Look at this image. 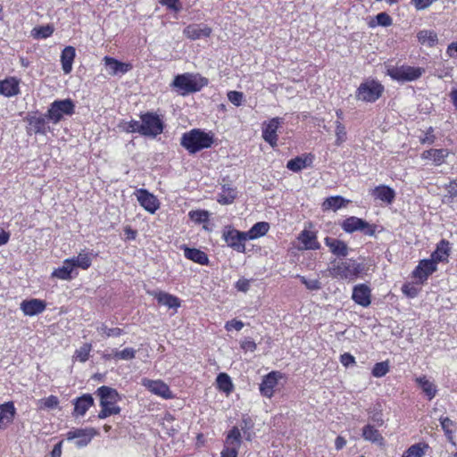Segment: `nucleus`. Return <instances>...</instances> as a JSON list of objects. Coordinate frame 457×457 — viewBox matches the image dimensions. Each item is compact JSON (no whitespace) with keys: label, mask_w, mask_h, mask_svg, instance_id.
Returning a JSON list of instances; mask_svg holds the SVG:
<instances>
[{"label":"nucleus","mask_w":457,"mask_h":457,"mask_svg":"<svg viewBox=\"0 0 457 457\" xmlns=\"http://www.w3.org/2000/svg\"><path fill=\"white\" fill-rule=\"evenodd\" d=\"M366 271V265L363 262H358L353 258L332 262L328 272L331 277L337 279L353 281Z\"/></svg>","instance_id":"1"},{"label":"nucleus","mask_w":457,"mask_h":457,"mask_svg":"<svg viewBox=\"0 0 457 457\" xmlns=\"http://www.w3.org/2000/svg\"><path fill=\"white\" fill-rule=\"evenodd\" d=\"M96 395L100 397V406L102 408L97 416L99 419L104 420L120 412V408L116 405V403L120 400L116 389L102 386L97 388Z\"/></svg>","instance_id":"2"},{"label":"nucleus","mask_w":457,"mask_h":457,"mask_svg":"<svg viewBox=\"0 0 457 457\" xmlns=\"http://www.w3.org/2000/svg\"><path fill=\"white\" fill-rule=\"evenodd\" d=\"M212 143V137L199 129H194L184 133L180 138V145L189 154H195L203 149L209 148Z\"/></svg>","instance_id":"3"},{"label":"nucleus","mask_w":457,"mask_h":457,"mask_svg":"<svg viewBox=\"0 0 457 457\" xmlns=\"http://www.w3.org/2000/svg\"><path fill=\"white\" fill-rule=\"evenodd\" d=\"M208 79L200 74L184 73L177 75L171 86L177 88L181 96L198 92L204 87L207 86Z\"/></svg>","instance_id":"4"},{"label":"nucleus","mask_w":457,"mask_h":457,"mask_svg":"<svg viewBox=\"0 0 457 457\" xmlns=\"http://www.w3.org/2000/svg\"><path fill=\"white\" fill-rule=\"evenodd\" d=\"M75 112V104L70 98L54 101L46 112L47 120L54 124L60 122L62 118L71 116Z\"/></svg>","instance_id":"5"},{"label":"nucleus","mask_w":457,"mask_h":457,"mask_svg":"<svg viewBox=\"0 0 457 457\" xmlns=\"http://www.w3.org/2000/svg\"><path fill=\"white\" fill-rule=\"evenodd\" d=\"M384 91V87L376 80H366L357 88L355 97L357 100L367 103L377 101Z\"/></svg>","instance_id":"6"},{"label":"nucleus","mask_w":457,"mask_h":457,"mask_svg":"<svg viewBox=\"0 0 457 457\" xmlns=\"http://www.w3.org/2000/svg\"><path fill=\"white\" fill-rule=\"evenodd\" d=\"M140 118L143 127V136L155 137L162 133L164 123L158 114L146 112L141 114Z\"/></svg>","instance_id":"7"},{"label":"nucleus","mask_w":457,"mask_h":457,"mask_svg":"<svg viewBox=\"0 0 457 457\" xmlns=\"http://www.w3.org/2000/svg\"><path fill=\"white\" fill-rule=\"evenodd\" d=\"M222 238L234 251L237 253H245V242L248 240L245 232L239 231L231 227H226L222 233Z\"/></svg>","instance_id":"8"},{"label":"nucleus","mask_w":457,"mask_h":457,"mask_svg":"<svg viewBox=\"0 0 457 457\" xmlns=\"http://www.w3.org/2000/svg\"><path fill=\"white\" fill-rule=\"evenodd\" d=\"M425 72L420 67L402 66L388 71V74L392 79L398 81H413L418 79Z\"/></svg>","instance_id":"9"},{"label":"nucleus","mask_w":457,"mask_h":457,"mask_svg":"<svg viewBox=\"0 0 457 457\" xmlns=\"http://www.w3.org/2000/svg\"><path fill=\"white\" fill-rule=\"evenodd\" d=\"M344 231L347 233H353L355 231H361L365 235L374 236L375 226L370 225L366 220L357 218L355 216L345 219L341 225Z\"/></svg>","instance_id":"10"},{"label":"nucleus","mask_w":457,"mask_h":457,"mask_svg":"<svg viewBox=\"0 0 457 457\" xmlns=\"http://www.w3.org/2000/svg\"><path fill=\"white\" fill-rule=\"evenodd\" d=\"M284 123V119L275 117L268 121H264L262 126V138L265 142L270 144L271 147L278 145V129L281 124Z\"/></svg>","instance_id":"11"},{"label":"nucleus","mask_w":457,"mask_h":457,"mask_svg":"<svg viewBox=\"0 0 457 457\" xmlns=\"http://www.w3.org/2000/svg\"><path fill=\"white\" fill-rule=\"evenodd\" d=\"M135 195L139 204L148 212L154 214L160 207V202L157 197L149 193L146 189L140 188L135 192Z\"/></svg>","instance_id":"12"},{"label":"nucleus","mask_w":457,"mask_h":457,"mask_svg":"<svg viewBox=\"0 0 457 457\" xmlns=\"http://www.w3.org/2000/svg\"><path fill=\"white\" fill-rule=\"evenodd\" d=\"M97 435V431L93 428H78L67 433V439H77L76 445L78 447L87 446L92 438Z\"/></svg>","instance_id":"13"},{"label":"nucleus","mask_w":457,"mask_h":457,"mask_svg":"<svg viewBox=\"0 0 457 457\" xmlns=\"http://www.w3.org/2000/svg\"><path fill=\"white\" fill-rule=\"evenodd\" d=\"M142 385L146 387L153 394L162 396L164 399L172 397V393L169 386L161 380H151L149 378H143Z\"/></svg>","instance_id":"14"},{"label":"nucleus","mask_w":457,"mask_h":457,"mask_svg":"<svg viewBox=\"0 0 457 457\" xmlns=\"http://www.w3.org/2000/svg\"><path fill=\"white\" fill-rule=\"evenodd\" d=\"M371 289L366 284H358L353 289L352 299L362 307H368L371 303Z\"/></svg>","instance_id":"15"},{"label":"nucleus","mask_w":457,"mask_h":457,"mask_svg":"<svg viewBox=\"0 0 457 457\" xmlns=\"http://www.w3.org/2000/svg\"><path fill=\"white\" fill-rule=\"evenodd\" d=\"M436 262L433 259H425L420 262L412 272L414 278L421 282L427 280L429 275L436 270Z\"/></svg>","instance_id":"16"},{"label":"nucleus","mask_w":457,"mask_h":457,"mask_svg":"<svg viewBox=\"0 0 457 457\" xmlns=\"http://www.w3.org/2000/svg\"><path fill=\"white\" fill-rule=\"evenodd\" d=\"M280 378V373L278 371H271L263 377L260 384L261 394L265 397L270 398L273 395L274 387L278 385V378Z\"/></svg>","instance_id":"17"},{"label":"nucleus","mask_w":457,"mask_h":457,"mask_svg":"<svg viewBox=\"0 0 457 457\" xmlns=\"http://www.w3.org/2000/svg\"><path fill=\"white\" fill-rule=\"evenodd\" d=\"M183 33L187 38L196 40L208 37L212 33V29L204 24H190L184 29Z\"/></svg>","instance_id":"18"},{"label":"nucleus","mask_w":457,"mask_h":457,"mask_svg":"<svg viewBox=\"0 0 457 457\" xmlns=\"http://www.w3.org/2000/svg\"><path fill=\"white\" fill-rule=\"evenodd\" d=\"M104 62L108 73L112 76L125 74L132 69L130 63L120 62L112 57L105 56Z\"/></svg>","instance_id":"19"},{"label":"nucleus","mask_w":457,"mask_h":457,"mask_svg":"<svg viewBox=\"0 0 457 457\" xmlns=\"http://www.w3.org/2000/svg\"><path fill=\"white\" fill-rule=\"evenodd\" d=\"M46 307V303L40 299L24 300L21 303V310L27 316H34L45 311Z\"/></svg>","instance_id":"20"},{"label":"nucleus","mask_w":457,"mask_h":457,"mask_svg":"<svg viewBox=\"0 0 457 457\" xmlns=\"http://www.w3.org/2000/svg\"><path fill=\"white\" fill-rule=\"evenodd\" d=\"M46 114L39 116H29L27 118V121L29 126V129L34 134L46 135L49 130V127L46 123Z\"/></svg>","instance_id":"21"},{"label":"nucleus","mask_w":457,"mask_h":457,"mask_svg":"<svg viewBox=\"0 0 457 457\" xmlns=\"http://www.w3.org/2000/svg\"><path fill=\"white\" fill-rule=\"evenodd\" d=\"M16 414V409L12 402L0 404V430L5 429L12 423Z\"/></svg>","instance_id":"22"},{"label":"nucleus","mask_w":457,"mask_h":457,"mask_svg":"<svg viewBox=\"0 0 457 457\" xmlns=\"http://www.w3.org/2000/svg\"><path fill=\"white\" fill-rule=\"evenodd\" d=\"M450 152L448 149H429L422 152L421 158L423 160H431L436 166H440L445 162Z\"/></svg>","instance_id":"23"},{"label":"nucleus","mask_w":457,"mask_h":457,"mask_svg":"<svg viewBox=\"0 0 457 457\" xmlns=\"http://www.w3.org/2000/svg\"><path fill=\"white\" fill-rule=\"evenodd\" d=\"M149 294L153 295L161 305L174 309L180 306V300L175 295L162 291H154Z\"/></svg>","instance_id":"24"},{"label":"nucleus","mask_w":457,"mask_h":457,"mask_svg":"<svg viewBox=\"0 0 457 457\" xmlns=\"http://www.w3.org/2000/svg\"><path fill=\"white\" fill-rule=\"evenodd\" d=\"M74 414L84 416L87 410L94 405V398L89 394H85L80 397L74 399Z\"/></svg>","instance_id":"25"},{"label":"nucleus","mask_w":457,"mask_h":457,"mask_svg":"<svg viewBox=\"0 0 457 457\" xmlns=\"http://www.w3.org/2000/svg\"><path fill=\"white\" fill-rule=\"evenodd\" d=\"M298 240L303 245L305 250H318L320 248L316 234L311 230L303 229L299 234Z\"/></svg>","instance_id":"26"},{"label":"nucleus","mask_w":457,"mask_h":457,"mask_svg":"<svg viewBox=\"0 0 457 457\" xmlns=\"http://www.w3.org/2000/svg\"><path fill=\"white\" fill-rule=\"evenodd\" d=\"M325 244L329 247L330 252L338 257H345L348 254L347 245L339 239L327 237Z\"/></svg>","instance_id":"27"},{"label":"nucleus","mask_w":457,"mask_h":457,"mask_svg":"<svg viewBox=\"0 0 457 457\" xmlns=\"http://www.w3.org/2000/svg\"><path fill=\"white\" fill-rule=\"evenodd\" d=\"M450 252V243L445 239H442L436 245V249L432 253L431 259H433L436 263L441 262H447Z\"/></svg>","instance_id":"28"},{"label":"nucleus","mask_w":457,"mask_h":457,"mask_svg":"<svg viewBox=\"0 0 457 457\" xmlns=\"http://www.w3.org/2000/svg\"><path fill=\"white\" fill-rule=\"evenodd\" d=\"M361 436L364 440L376 444L378 445H384L385 440L382 435L374 426L368 424L363 427Z\"/></svg>","instance_id":"29"},{"label":"nucleus","mask_w":457,"mask_h":457,"mask_svg":"<svg viewBox=\"0 0 457 457\" xmlns=\"http://www.w3.org/2000/svg\"><path fill=\"white\" fill-rule=\"evenodd\" d=\"M76 56V50L73 46H66L61 54L62 69L65 74L71 73L72 64Z\"/></svg>","instance_id":"30"},{"label":"nucleus","mask_w":457,"mask_h":457,"mask_svg":"<svg viewBox=\"0 0 457 457\" xmlns=\"http://www.w3.org/2000/svg\"><path fill=\"white\" fill-rule=\"evenodd\" d=\"M19 80L13 77L0 81V95L10 97L18 95Z\"/></svg>","instance_id":"31"},{"label":"nucleus","mask_w":457,"mask_h":457,"mask_svg":"<svg viewBox=\"0 0 457 457\" xmlns=\"http://www.w3.org/2000/svg\"><path fill=\"white\" fill-rule=\"evenodd\" d=\"M372 195L375 198L381 200L382 202H385L386 204H391V203H393V201L395 197V193L393 188H391L387 186L381 185V186L376 187L373 189Z\"/></svg>","instance_id":"32"},{"label":"nucleus","mask_w":457,"mask_h":457,"mask_svg":"<svg viewBox=\"0 0 457 457\" xmlns=\"http://www.w3.org/2000/svg\"><path fill=\"white\" fill-rule=\"evenodd\" d=\"M184 255L187 259L201 265H206L209 262L207 254L199 249L185 247Z\"/></svg>","instance_id":"33"},{"label":"nucleus","mask_w":457,"mask_h":457,"mask_svg":"<svg viewBox=\"0 0 457 457\" xmlns=\"http://www.w3.org/2000/svg\"><path fill=\"white\" fill-rule=\"evenodd\" d=\"M270 229V224L265 221H260L255 223L245 234L248 240L256 239L264 236Z\"/></svg>","instance_id":"34"},{"label":"nucleus","mask_w":457,"mask_h":457,"mask_svg":"<svg viewBox=\"0 0 457 457\" xmlns=\"http://www.w3.org/2000/svg\"><path fill=\"white\" fill-rule=\"evenodd\" d=\"M312 163V158L307 156H297L291 159L287 163V168L294 172L301 171L303 169L307 168Z\"/></svg>","instance_id":"35"},{"label":"nucleus","mask_w":457,"mask_h":457,"mask_svg":"<svg viewBox=\"0 0 457 457\" xmlns=\"http://www.w3.org/2000/svg\"><path fill=\"white\" fill-rule=\"evenodd\" d=\"M74 269V264L69 261V259H66L63 262V264L62 267L55 269L52 276L56 277L60 279L68 280L71 278V272Z\"/></svg>","instance_id":"36"},{"label":"nucleus","mask_w":457,"mask_h":457,"mask_svg":"<svg viewBox=\"0 0 457 457\" xmlns=\"http://www.w3.org/2000/svg\"><path fill=\"white\" fill-rule=\"evenodd\" d=\"M416 381H417L418 385L420 386V388L422 389V391L428 397L429 400H431L432 398H434L436 396V386L434 385V383L429 381L425 376L418 378L416 379Z\"/></svg>","instance_id":"37"},{"label":"nucleus","mask_w":457,"mask_h":457,"mask_svg":"<svg viewBox=\"0 0 457 457\" xmlns=\"http://www.w3.org/2000/svg\"><path fill=\"white\" fill-rule=\"evenodd\" d=\"M349 201L345 200L342 196L336 195V196H330L328 197L322 206L324 210H329L332 209L334 211H337L345 205Z\"/></svg>","instance_id":"38"},{"label":"nucleus","mask_w":457,"mask_h":457,"mask_svg":"<svg viewBox=\"0 0 457 457\" xmlns=\"http://www.w3.org/2000/svg\"><path fill=\"white\" fill-rule=\"evenodd\" d=\"M69 261L74 264V268L87 270L91 266L92 259L87 253H79L77 257L70 258Z\"/></svg>","instance_id":"39"},{"label":"nucleus","mask_w":457,"mask_h":457,"mask_svg":"<svg viewBox=\"0 0 457 457\" xmlns=\"http://www.w3.org/2000/svg\"><path fill=\"white\" fill-rule=\"evenodd\" d=\"M237 197L235 189L223 186L222 192L218 195V202L221 204H229Z\"/></svg>","instance_id":"40"},{"label":"nucleus","mask_w":457,"mask_h":457,"mask_svg":"<svg viewBox=\"0 0 457 457\" xmlns=\"http://www.w3.org/2000/svg\"><path fill=\"white\" fill-rule=\"evenodd\" d=\"M417 37L421 44L428 46H433L437 42V36L432 30H421Z\"/></svg>","instance_id":"41"},{"label":"nucleus","mask_w":457,"mask_h":457,"mask_svg":"<svg viewBox=\"0 0 457 457\" xmlns=\"http://www.w3.org/2000/svg\"><path fill=\"white\" fill-rule=\"evenodd\" d=\"M218 387L225 392L230 393L233 389V384L229 376L226 373H220L216 378Z\"/></svg>","instance_id":"42"},{"label":"nucleus","mask_w":457,"mask_h":457,"mask_svg":"<svg viewBox=\"0 0 457 457\" xmlns=\"http://www.w3.org/2000/svg\"><path fill=\"white\" fill-rule=\"evenodd\" d=\"M427 447V445H412L406 451H404L402 457H422L425 454V448Z\"/></svg>","instance_id":"43"},{"label":"nucleus","mask_w":457,"mask_h":457,"mask_svg":"<svg viewBox=\"0 0 457 457\" xmlns=\"http://www.w3.org/2000/svg\"><path fill=\"white\" fill-rule=\"evenodd\" d=\"M54 33V27L52 25H46L34 28L31 31L35 38H47Z\"/></svg>","instance_id":"44"},{"label":"nucleus","mask_w":457,"mask_h":457,"mask_svg":"<svg viewBox=\"0 0 457 457\" xmlns=\"http://www.w3.org/2000/svg\"><path fill=\"white\" fill-rule=\"evenodd\" d=\"M96 330L99 334L105 336L107 337H120L122 335L123 330L120 328H109L104 323H101L99 326L96 327Z\"/></svg>","instance_id":"45"},{"label":"nucleus","mask_w":457,"mask_h":457,"mask_svg":"<svg viewBox=\"0 0 457 457\" xmlns=\"http://www.w3.org/2000/svg\"><path fill=\"white\" fill-rule=\"evenodd\" d=\"M137 351L131 347L125 348L121 351L113 350V358L117 360H132L136 357Z\"/></svg>","instance_id":"46"},{"label":"nucleus","mask_w":457,"mask_h":457,"mask_svg":"<svg viewBox=\"0 0 457 457\" xmlns=\"http://www.w3.org/2000/svg\"><path fill=\"white\" fill-rule=\"evenodd\" d=\"M59 404V399L55 395H50L46 398L38 401V407L40 409H55Z\"/></svg>","instance_id":"47"},{"label":"nucleus","mask_w":457,"mask_h":457,"mask_svg":"<svg viewBox=\"0 0 457 457\" xmlns=\"http://www.w3.org/2000/svg\"><path fill=\"white\" fill-rule=\"evenodd\" d=\"M336 145H341L346 140V129L345 127L339 121H336Z\"/></svg>","instance_id":"48"},{"label":"nucleus","mask_w":457,"mask_h":457,"mask_svg":"<svg viewBox=\"0 0 457 457\" xmlns=\"http://www.w3.org/2000/svg\"><path fill=\"white\" fill-rule=\"evenodd\" d=\"M92 345L90 344H84L81 347L76 350L75 358L81 362L88 360Z\"/></svg>","instance_id":"49"},{"label":"nucleus","mask_w":457,"mask_h":457,"mask_svg":"<svg viewBox=\"0 0 457 457\" xmlns=\"http://www.w3.org/2000/svg\"><path fill=\"white\" fill-rule=\"evenodd\" d=\"M389 370V365L386 361L378 362L372 369V375L375 378L384 377Z\"/></svg>","instance_id":"50"},{"label":"nucleus","mask_w":457,"mask_h":457,"mask_svg":"<svg viewBox=\"0 0 457 457\" xmlns=\"http://www.w3.org/2000/svg\"><path fill=\"white\" fill-rule=\"evenodd\" d=\"M240 438H241V434H240L239 429L237 427H234L228 434V436L226 439V444L234 445V442H236L235 445L239 447L240 443H241Z\"/></svg>","instance_id":"51"},{"label":"nucleus","mask_w":457,"mask_h":457,"mask_svg":"<svg viewBox=\"0 0 457 457\" xmlns=\"http://www.w3.org/2000/svg\"><path fill=\"white\" fill-rule=\"evenodd\" d=\"M123 129L129 133H139L143 136V127L141 121L138 120H131L129 122H126L123 126Z\"/></svg>","instance_id":"52"},{"label":"nucleus","mask_w":457,"mask_h":457,"mask_svg":"<svg viewBox=\"0 0 457 457\" xmlns=\"http://www.w3.org/2000/svg\"><path fill=\"white\" fill-rule=\"evenodd\" d=\"M436 139V137L434 134V129L432 127H429L425 132L424 137H420V142L422 145H432L435 143Z\"/></svg>","instance_id":"53"},{"label":"nucleus","mask_w":457,"mask_h":457,"mask_svg":"<svg viewBox=\"0 0 457 457\" xmlns=\"http://www.w3.org/2000/svg\"><path fill=\"white\" fill-rule=\"evenodd\" d=\"M160 4L167 6L170 10L173 12H179L182 8L181 3L179 0H159Z\"/></svg>","instance_id":"54"},{"label":"nucleus","mask_w":457,"mask_h":457,"mask_svg":"<svg viewBox=\"0 0 457 457\" xmlns=\"http://www.w3.org/2000/svg\"><path fill=\"white\" fill-rule=\"evenodd\" d=\"M300 280L310 290L320 288V282L318 279H307L305 277H300Z\"/></svg>","instance_id":"55"},{"label":"nucleus","mask_w":457,"mask_h":457,"mask_svg":"<svg viewBox=\"0 0 457 457\" xmlns=\"http://www.w3.org/2000/svg\"><path fill=\"white\" fill-rule=\"evenodd\" d=\"M238 446L228 445L220 453V457H237Z\"/></svg>","instance_id":"56"},{"label":"nucleus","mask_w":457,"mask_h":457,"mask_svg":"<svg viewBox=\"0 0 457 457\" xmlns=\"http://www.w3.org/2000/svg\"><path fill=\"white\" fill-rule=\"evenodd\" d=\"M228 100L236 106H239L243 101V94L237 91H229L228 93Z\"/></svg>","instance_id":"57"},{"label":"nucleus","mask_w":457,"mask_h":457,"mask_svg":"<svg viewBox=\"0 0 457 457\" xmlns=\"http://www.w3.org/2000/svg\"><path fill=\"white\" fill-rule=\"evenodd\" d=\"M190 218L196 222H204L207 220L208 213L204 211H192L189 212Z\"/></svg>","instance_id":"58"},{"label":"nucleus","mask_w":457,"mask_h":457,"mask_svg":"<svg viewBox=\"0 0 457 457\" xmlns=\"http://www.w3.org/2000/svg\"><path fill=\"white\" fill-rule=\"evenodd\" d=\"M445 189L449 198L457 200V179L450 181Z\"/></svg>","instance_id":"59"},{"label":"nucleus","mask_w":457,"mask_h":457,"mask_svg":"<svg viewBox=\"0 0 457 457\" xmlns=\"http://www.w3.org/2000/svg\"><path fill=\"white\" fill-rule=\"evenodd\" d=\"M378 25L387 27L392 24V18L386 12H380L376 16Z\"/></svg>","instance_id":"60"},{"label":"nucleus","mask_w":457,"mask_h":457,"mask_svg":"<svg viewBox=\"0 0 457 457\" xmlns=\"http://www.w3.org/2000/svg\"><path fill=\"white\" fill-rule=\"evenodd\" d=\"M244 328V323L241 320H231L226 322L225 328L227 331H230L233 328L239 331Z\"/></svg>","instance_id":"61"},{"label":"nucleus","mask_w":457,"mask_h":457,"mask_svg":"<svg viewBox=\"0 0 457 457\" xmlns=\"http://www.w3.org/2000/svg\"><path fill=\"white\" fill-rule=\"evenodd\" d=\"M240 346L245 352H254L257 348L256 344L249 338H245L244 340H242L240 343Z\"/></svg>","instance_id":"62"},{"label":"nucleus","mask_w":457,"mask_h":457,"mask_svg":"<svg viewBox=\"0 0 457 457\" xmlns=\"http://www.w3.org/2000/svg\"><path fill=\"white\" fill-rule=\"evenodd\" d=\"M236 288L240 292H247L250 288V280L246 278H240L235 285Z\"/></svg>","instance_id":"63"},{"label":"nucleus","mask_w":457,"mask_h":457,"mask_svg":"<svg viewBox=\"0 0 457 457\" xmlns=\"http://www.w3.org/2000/svg\"><path fill=\"white\" fill-rule=\"evenodd\" d=\"M439 420H440L441 427H442L443 430L445 432V434L448 435V434L452 433L450 428L453 425V420H451L447 417H441L439 419Z\"/></svg>","instance_id":"64"}]
</instances>
